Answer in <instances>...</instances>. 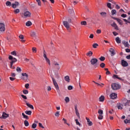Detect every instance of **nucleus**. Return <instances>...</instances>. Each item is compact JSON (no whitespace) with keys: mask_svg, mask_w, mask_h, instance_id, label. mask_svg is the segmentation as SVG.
Returning <instances> with one entry per match:
<instances>
[{"mask_svg":"<svg viewBox=\"0 0 130 130\" xmlns=\"http://www.w3.org/2000/svg\"><path fill=\"white\" fill-rule=\"evenodd\" d=\"M70 23H73V18L69 17L67 19V21H63V24L64 27L67 28V30L70 29Z\"/></svg>","mask_w":130,"mask_h":130,"instance_id":"obj_1","label":"nucleus"},{"mask_svg":"<svg viewBox=\"0 0 130 130\" xmlns=\"http://www.w3.org/2000/svg\"><path fill=\"white\" fill-rule=\"evenodd\" d=\"M97 62H98V59L96 58H93L90 60L91 64H92V66H94L95 69H96V68H98Z\"/></svg>","mask_w":130,"mask_h":130,"instance_id":"obj_2","label":"nucleus"},{"mask_svg":"<svg viewBox=\"0 0 130 130\" xmlns=\"http://www.w3.org/2000/svg\"><path fill=\"white\" fill-rule=\"evenodd\" d=\"M52 80L54 86L56 90H57V92H59V87H58V84H57L56 80H55V79L53 77H52Z\"/></svg>","mask_w":130,"mask_h":130,"instance_id":"obj_3","label":"nucleus"},{"mask_svg":"<svg viewBox=\"0 0 130 130\" xmlns=\"http://www.w3.org/2000/svg\"><path fill=\"white\" fill-rule=\"evenodd\" d=\"M111 87L113 90H118V89H120V85L117 83L112 84Z\"/></svg>","mask_w":130,"mask_h":130,"instance_id":"obj_4","label":"nucleus"},{"mask_svg":"<svg viewBox=\"0 0 130 130\" xmlns=\"http://www.w3.org/2000/svg\"><path fill=\"white\" fill-rule=\"evenodd\" d=\"M20 15L21 17L24 16V18H29V17H31V13L29 11H26L24 13H21Z\"/></svg>","mask_w":130,"mask_h":130,"instance_id":"obj_5","label":"nucleus"},{"mask_svg":"<svg viewBox=\"0 0 130 130\" xmlns=\"http://www.w3.org/2000/svg\"><path fill=\"white\" fill-rule=\"evenodd\" d=\"M6 31V27H5V24L0 23V31L4 32Z\"/></svg>","mask_w":130,"mask_h":130,"instance_id":"obj_6","label":"nucleus"},{"mask_svg":"<svg viewBox=\"0 0 130 130\" xmlns=\"http://www.w3.org/2000/svg\"><path fill=\"white\" fill-rule=\"evenodd\" d=\"M112 18L114 20H117L118 23H119V25H121L122 26V25L123 24V22L122 21V20H121V19H120L119 18H117L114 17H112Z\"/></svg>","mask_w":130,"mask_h":130,"instance_id":"obj_7","label":"nucleus"},{"mask_svg":"<svg viewBox=\"0 0 130 130\" xmlns=\"http://www.w3.org/2000/svg\"><path fill=\"white\" fill-rule=\"evenodd\" d=\"M11 6L13 9H16L17 7H19L20 6V3L18 2H15V3L12 4Z\"/></svg>","mask_w":130,"mask_h":130,"instance_id":"obj_8","label":"nucleus"},{"mask_svg":"<svg viewBox=\"0 0 130 130\" xmlns=\"http://www.w3.org/2000/svg\"><path fill=\"white\" fill-rule=\"evenodd\" d=\"M22 77H22V79L24 81H26L28 80V74L26 73H22Z\"/></svg>","mask_w":130,"mask_h":130,"instance_id":"obj_9","label":"nucleus"},{"mask_svg":"<svg viewBox=\"0 0 130 130\" xmlns=\"http://www.w3.org/2000/svg\"><path fill=\"white\" fill-rule=\"evenodd\" d=\"M110 98L111 99H116L117 98V94L115 93H112L110 95Z\"/></svg>","mask_w":130,"mask_h":130,"instance_id":"obj_10","label":"nucleus"},{"mask_svg":"<svg viewBox=\"0 0 130 130\" xmlns=\"http://www.w3.org/2000/svg\"><path fill=\"white\" fill-rule=\"evenodd\" d=\"M109 52L111 53V56H114V55L116 54L115 51L113 49V48H110Z\"/></svg>","mask_w":130,"mask_h":130,"instance_id":"obj_11","label":"nucleus"},{"mask_svg":"<svg viewBox=\"0 0 130 130\" xmlns=\"http://www.w3.org/2000/svg\"><path fill=\"white\" fill-rule=\"evenodd\" d=\"M129 103V100H126V99H124L123 100V104H124V106H126V105H128Z\"/></svg>","mask_w":130,"mask_h":130,"instance_id":"obj_12","label":"nucleus"},{"mask_svg":"<svg viewBox=\"0 0 130 130\" xmlns=\"http://www.w3.org/2000/svg\"><path fill=\"white\" fill-rule=\"evenodd\" d=\"M9 117V114L3 112L2 116L0 117V118H4V119H6V118H8Z\"/></svg>","mask_w":130,"mask_h":130,"instance_id":"obj_13","label":"nucleus"},{"mask_svg":"<svg viewBox=\"0 0 130 130\" xmlns=\"http://www.w3.org/2000/svg\"><path fill=\"white\" fill-rule=\"evenodd\" d=\"M121 64L122 67H127V66H128V63H127V62H126V61L124 60H122Z\"/></svg>","mask_w":130,"mask_h":130,"instance_id":"obj_14","label":"nucleus"},{"mask_svg":"<svg viewBox=\"0 0 130 130\" xmlns=\"http://www.w3.org/2000/svg\"><path fill=\"white\" fill-rule=\"evenodd\" d=\"M86 119L87 121V124L88 125H89V126H91V125H93V123H92V121H90V119H89L88 118H86Z\"/></svg>","mask_w":130,"mask_h":130,"instance_id":"obj_15","label":"nucleus"},{"mask_svg":"<svg viewBox=\"0 0 130 130\" xmlns=\"http://www.w3.org/2000/svg\"><path fill=\"white\" fill-rule=\"evenodd\" d=\"M122 44L124 45V46L125 47H129V44H128V42H126L125 41H124L122 42Z\"/></svg>","mask_w":130,"mask_h":130,"instance_id":"obj_16","label":"nucleus"},{"mask_svg":"<svg viewBox=\"0 0 130 130\" xmlns=\"http://www.w3.org/2000/svg\"><path fill=\"white\" fill-rule=\"evenodd\" d=\"M113 79H118V80H122V78L120 77H118V76L115 74H114V75L113 76Z\"/></svg>","mask_w":130,"mask_h":130,"instance_id":"obj_17","label":"nucleus"},{"mask_svg":"<svg viewBox=\"0 0 130 130\" xmlns=\"http://www.w3.org/2000/svg\"><path fill=\"white\" fill-rule=\"evenodd\" d=\"M54 65L55 66V68H56V69L57 70H59V69H60V67H59V64H58L57 62H55Z\"/></svg>","mask_w":130,"mask_h":130,"instance_id":"obj_18","label":"nucleus"},{"mask_svg":"<svg viewBox=\"0 0 130 130\" xmlns=\"http://www.w3.org/2000/svg\"><path fill=\"white\" fill-rule=\"evenodd\" d=\"M105 99V97H104V96H101L100 98H99V101L100 102H103V101H104Z\"/></svg>","mask_w":130,"mask_h":130,"instance_id":"obj_19","label":"nucleus"},{"mask_svg":"<svg viewBox=\"0 0 130 130\" xmlns=\"http://www.w3.org/2000/svg\"><path fill=\"white\" fill-rule=\"evenodd\" d=\"M26 105H27V106H28V107L31 108V109H34V107H33V105L29 104V103H26Z\"/></svg>","mask_w":130,"mask_h":130,"instance_id":"obj_20","label":"nucleus"},{"mask_svg":"<svg viewBox=\"0 0 130 130\" xmlns=\"http://www.w3.org/2000/svg\"><path fill=\"white\" fill-rule=\"evenodd\" d=\"M115 40H116V42H117V43H118V44H119L121 42V40L119 39V37H118L116 38Z\"/></svg>","mask_w":130,"mask_h":130,"instance_id":"obj_21","label":"nucleus"},{"mask_svg":"<svg viewBox=\"0 0 130 130\" xmlns=\"http://www.w3.org/2000/svg\"><path fill=\"white\" fill-rule=\"evenodd\" d=\"M64 80L66 82H68V83H70V77L69 76H65Z\"/></svg>","mask_w":130,"mask_h":130,"instance_id":"obj_22","label":"nucleus"},{"mask_svg":"<svg viewBox=\"0 0 130 130\" xmlns=\"http://www.w3.org/2000/svg\"><path fill=\"white\" fill-rule=\"evenodd\" d=\"M68 12L70 13V14H75V12H74V9L73 8L69 9L68 10Z\"/></svg>","mask_w":130,"mask_h":130,"instance_id":"obj_23","label":"nucleus"},{"mask_svg":"<svg viewBox=\"0 0 130 130\" xmlns=\"http://www.w3.org/2000/svg\"><path fill=\"white\" fill-rule=\"evenodd\" d=\"M25 114H27V115H31V114H32V111H25Z\"/></svg>","mask_w":130,"mask_h":130,"instance_id":"obj_24","label":"nucleus"},{"mask_svg":"<svg viewBox=\"0 0 130 130\" xmlns=\"http://www.w3.org/2000/svg\"><path fill=\"white\" fill-rule=\"evenodd\" d=\"M24 124L25 126H29V122L27 120H24Z\"/></svg>","mask_w":130,"mask_h":130,"instance_id":"obj_25","label":"nucleus"},{"mask_svg":"<svg viewBox=\"0 0 130 130\" xmlns=\"http://www.w3.org/2000/svg\"><path fill=\"white\" fill-rule=\"evenodd\" d=\"M30 36H31V37H36V33L34 31H31L30 33Z\"/></svg>","mask_w":130,"mask_h":130,"instance_id":"obj_26","label":"nucleus"},{"mask_svg":"<svg viewBox=\"0 0 130 130\" xmlns=\"http://www.w3.org/2000/svg\"><path fill=\"white\" fill-rule=\"evenodd\" d=\"M31 25H32V22H31V21H28L26 23V26H27V27H29V26H31Z\"/></svg>","mask_w":130,"mask_h":130,"instance_id":"obj_27","label":"nucleus"},{"mask_svg":"<svg viewBox=\"0 0 130 130\" xmlns=\"http://www.w3.org/2000/svg\"><path fill=\"white\" fill-rule=\"evenodd\" d=\"M6 5L7 7H11V6H12V3L10 1H7L6 3Z\"/></svg>","mask_w":130,"mask_h":130,"instance_id":"obj_28","label":"nucleus"},{"mask_svg":"<svg viewBox=\"0 0 130 130\" xmlns=\"http://www.w3.org/2000/svg\"><path fill=\"white\" fill-rule=\"evenodd\" d=\"M22 116H23V118H25V119H29V117L28 116L25 115L24 113H22Z\"/></svg>","mask_w":130,"mask_h":130,"instance_id":"obj_29","label":"nucleus"},{"mask_svg":"<svg viewBox=\"0 0 130 130\" xmlns=\"http://www.w3.org/2000/svg\"><path fill=\"white\" fill-rule=\"evenodd\" d=\"M64 101L66 103H69L70 102V98L67 96L65 98Z\"/></svg>","mask_w":130,"mask_h":130,"instance_id":"obj_30","label":"nucleus"},{"mask_svg":"<svg viewBox=\"0 0 130 130\" xmlns=\"http://www.w3.org/2000/svg\"><path fill=\"white\" fill-rule=\"evenodd\" d=\"M16 61H18V60L16 58H14L10 62L11 63H14V62H16Z\"/></svg>","mask_w":130,"mask_h":130,"instance_id":"obj_31","label":"nucleus"},{"mask_svg":"<svg viewBox=\"0 0 130 130\" xmlns=\"http://www.w3.org/2000/svg\"><path fill=\"white\" fill-rule=\"evenodd\" d=\"M32 51L34 53H36L37 52V49H36V47H32Z\"/></svg>","mask_w":130,"mask_h":130,"instance_id":"obj_32","label":"nucleus"},{"mask_svg":"<svg viewBox=\"0 0 130 130\" xmlns=\"http://www.w3.org/2000/svg\"><path fill=\"white\" fill-rule=\"evenodd\" d=\"M98 46H99V45H98L97 43H94L92 45L93 48H97Z\"/></svg>","mask_w":130,"mask_h":130,"instance_id":"obj_33","label":"nucleus"},{"mask_svg":"<svg viewBox=\"0 0 130 130\" xmlns=\"http://www.w3.org/2000/svg\"><path fill=\"white\" fill-rule=\"evenodd\" d=\"M43 56L45 59L47 58V56H46V52L45 51V50H43Z\"/></svg>","mask_w":130,"mask_h":130,"instance_id":"obj_34","label":"nucleus"},{"mask_svg":"<svg viewBox=\"0 0 130 130\" xmlns=\"http://www.w3.org/2000/svg\"><path fill=\"white\" fill-rule=\"evenodd\" d=\"M92 54L93 52H92V51H89V52L86 53V55H87V56H91V55H92Z\"/></svg>","mask_w":130,"mask_h":130,"instance_id":"obj_35","label":"nucleus"},{"mask_svg":"<svg viewBox=\"0 0 130 130\" xmlns=\"http://www.w3.org/2000/svg\"><path fill=\"white\" fill-rule=\"evenodd\" d=\"M14 13L15 14H19V13H20V9H17L14 10Z\"/></svg>","mask_w":130,"mask_h":130,"instance_id":"obj_36","label":"nucleus"},{"mask_svg":"<svg viewBox=\"0 0 130 130\" xmlns=\"http://www.w3.org/2000/svg\"><path fill=\"white\" fill-rule=\"evenodd\" d=\"M98 113L100 114V115H103V110L100 109L98 111Z\"/></svg>","mask_w":130,"mask_h":130,"instance_id":"obj_37","label":"nucleus"},{"mask_svg":"<svg viewBox=\"0 0 130 130\" xmlns=\"http://www.w3.org/2000/svg\"><path fill=\"white\" fill-rule=\"evenodd\" d=\"M16 71L18 73H21V72H22V69L20 67H17Z\"/></svg>","mask_w":130,"mask_h":130,"instance_id":"obj_38","label":"nucleus"},{"mask_svg":"<svg viewBox=\"0 0 130 130\" xmlns=\"http://www.w3.org/2000/svg\"><path fill=\"white\" fill-rule=\"evenodd\" d=\"M111 13H112V15L114 16V15H115V14H116V10H112L111 11Z\"/></svg>","mask_w":130,"mask_h":130,"instance_id":"obj_39","label":"nucleus"},{"mask_svg":"<svg viewBox=\"0 0 130 130\" xmlns=\"http://www.w3.org/2000/svg\"><path fill=\"white\" fill-rule=\"evenodd\" d=\"M23 94H25V95H27L29 93V91H28V90L25 89L23 90Z\"/></svg>","mask_w":130,"mask_h":130,"instance_id":"obj_40","label":"nucleus"},{"mask_svg":"<svg viewBox=\"0 0 130 130\" xmlns=\"http://www.w3.org/2000/svg\"><path fill=\"white\" fill-rule=\"evenodd\" d=\"M100 67H101V68H102V69H104V68H105V63H101L100 65Z\"/></svg>","mask_w":130,"mask_h":130,"instance_id":"obj_41","label":"nucleus"},{"mask_svg":"<svg viewBox=\"0 0 130 130\" xmlns=\"http://www.w3.org/2000/svg\"><path fill=\"white\" fill-rule=\"evenodd\" d=\"M75 121H76V124H77V125H79V126H81V124L80 123V122L79 121V120H78V119H76L75 120Z\"/></svg>","mask_w":130,"mask_h":130,"instance_id":"obj_42","label":"nucleus"},{"mask_svg":"<svg viewBox=\"0 0 130 130\" xmlns=\"http://www.w3.org/2000/svg\"><path fill=\"white\" fill-rule=\"evenodd\" d=\"M100 60H101V61H104V60H105V57L101 56L100 58Z\"/></svg>","mask_w":130,"mask_h":130,"instance_id":"obj_43","label":"nucleus"},{"mask_svg":"<svg viewBox=\"0 0 130 130\" xmlns=\"http://www.w3.org/2000/svg\"><path fill=\"white\" fill-rule=\"evenodd\" d=\"M100 14L103 16V17H106V12H101Z\"/></svg>","mask_w":130,"mask_h":130,"instance_id":"obj_44","label":"nucleus"},{"mask_svg":"<svg viewBox=\"0 0 130 130\" xmlns=\"http://www.w3.org/2000/svg\"><path fill=\"white\" fill-rule=\"evenodd\" d=\"M107 7L108 8H109V9H110L111 10V9H112L111 8V4H110V3H107Z\"/></svg>","mask_w":130,"mask_h":130,"instance_id":"obj_45","label":"nucleus"},{"mask_svg":"<svg viewBox=\"0 0 130 130\" xmlns=\"http://www.w3.org/2000/svg\"><path fill=\"white\" fill-rule=\"evenodd\" d=\"M45 60L47 62H48V64H49V66H50V60H49V59H48V58H46L45 59Z\"/></svg>","mask_w":130,"mask_h":130,"instance_id":"obj_46","label":"nucleus"},{"mask_svg":"<svg viewBox=\"0 0 130 130\" xmlns=\"http://www.w3.org/2000/svg\"><path fill=\"white\" fill-rule=\"evenodd\" d=\"M36 126H37V124L36 123H33L31 127L32 128H36Z\"/></svg>","mask_w":130,"mask_h":130,"instance_id":"obj_47","label":"nucleus"},{"mask_svg":"<svg viewBox=\"0 0 130 130\" xmlns=\"http://www.w3.org/2000/svg\"><path fill=\"white\" fill-rule=\"evenodd\" d=\"M81 25H87V22L86 21H82L81 22Z\"/></svg>","mask_w":130,"mask_h":130,"instance_id":"obj_48","label":"nucleus"},{"mask_svg":"<svg viewBox=\"0 0 130 130\" xmlns=\"http://www.w3.org/2000/svg\"><path fill=\"white\" fill-rule=\"evenodd\" d=\"M13 63L10 62V68L12 69V70H15V67L13 66Z\"/></svg>","mask_w":130,"mask_h":130,"instance_id":"obj_49","label":"nucleus"},{"mask_svg":"<svg viewBox=\"0 0 130 130\" xmlns=\"http://www.w3.org/2000/svg\"><path fill=\"white\" fill-rule=\"evenodd\" d=\"M29 86H30L29 83H26L25 85V87L26 88V89H29Z\"/></svg>","mask_w":130,"mask_h":130,"instance_id":"obj_50","label":"nucleus"},{"mask_svg":"<svg viewBox=\"0 0 130 130\" xmlns=\"http://www.w3.org/2000/svg\"><path fill=\"white\" fill-rule=\"evenodd\" d=\"M37 3H38V6H41V2L40 0H36Z\"/></svg>","mask_w":130,"mask_h":130,"instance_id":"obj_51","label":"nucleus"},{"mask_svg":"<svg viewBox=\"0 0 130 130\" xmlns=\"http://www.w3.org/2000/svg\"><path fill=\"white\" fill-rule=\"evenodd\" d=\"M55 116L58 117L59 116V111H57L55 113Z\"/></svg>","mask_w":130,"mask_h":130,"instance_id":"obj_52","label":"nucleus"},{"mask_svg":"<svg viewBox=\"0 0 130 130\" xmlns=\"http://www.w3.org/2000/svg\"><path fill=\"white\" fill-rule=\"evenodd\" d=\"M98 118H99V119H103V115H99Z\"/></svg>","mask_w":130,"mask_h":130,"instance_id":"obj_53","label":"nucleus"},{"mask_svg":"<svg viewBox=\"0 0 130 130\" xmlns=\"http://www.w3.org/2000/svg\"><path fill=\"white\" fill-rule=\"evenodd\" d=\"M11 54H12V55H15V56H16V55H17V53L16 52V51H13V52H11Z\"/></svg>","mask_w":130,"mask_h":130,"instance_id":"obj_54","label":"nucleus"},{"mask_svg":"<svg viewBox=\"0 0 130 130\" xmlns=\"http://www.w3.org/2000/svg\"><path fill=\"white\" fill-rule=\"evenodd\" d=\"M76 114L77 115L78 118H80V113H79V111L76 112Z\"/></svg>","mask_w":130,"mask_h":130,"instance_id":"obj_55","label":"nucleus"},{"mask_svg":"<svg viewBox=\"0 0 130 130\" xmlns=\"http://www.w3.org/2000/svg\"><path fill=\"white\" fill-rule=\"evenodd\" d=\"M122 107H123V105H119L118 106V109H122Z\"/></svg>","mask_w":130,"mask_h":130,"instance_id":"obj_56","label":"nucleus"},{"mask_svg":"<svg viewBox=\"0 0 130 130\" xmlns=\"http://www.w3.org/2000/svg\"><path fill=\"white\" fill-rule=\"evenodd\" d=\"M39 126L40 127H42V128H44V126H43V125H42V123H39Z\"/></svg>","mask_w":130,"mask_h":130,"instance_id":"obj_57","label":"nucleus"},{"mask_svg":"<svg viewBox=\"0 0 130 130\" xmlns=\"http://www.w3.org/2000/svg\"><path fill=\"white\" fill-rule=\"evenodd\" d=\"M68 90H73V86L70 85V86H69L68 87Z\"/></svg>","mask_w":130,"mask_h":130,"instance_id":"obj_58","label":"nucleus"},{"mask_svg":"<svg viewBox=\"0 0 130 130\" xmlns=\"http://www.w3.org/2000/svg\"><path fill=\"white\" fill-rule=\"evenodd\" d=\"M19 38H20V39L23 40V39H24V36L21 35L19 36Z\"/></svg>","mask_w":130,"mask_h":130,"instance_id":"obj_59","label":"nucleus"},{"mask_svg":"<svg viewBox=\"0 0 130 130\" xmlns=\"http://www.w3.org/2000/svg\"><path fill=\"white\" fill-rule=\"evenodd\" d=\"M21 97H22L23 98V99L27 100V96H26V95H24L23 94H21Z\"/></svg>","mask_w":130,"mask_h":130,"instance_id":"obj_60","label":"nucleus"},{"mask_svg":"<svg viewBox=\"0 0 130 130\" xmlns=\"http://www.w3.org/2000/svg\"><path fill=\"white\" fill-rule=\"evenodd\" d=\"M122 18H126V14H123L121 15Z\"/></svg>","mask_w":130,"mask_h":130,"instance_id":"obj_61","label":"nucleus"},{"mask_svg":"<svg viewBox=\"0 0 130 130\" xmlns=\"http://www.w3.org/2000/svg\"><path fill=\"white\" fill-rule=\"evenodd\" d=\"M14 58L13 57V56L10 55L9 57V59H10V60H12Z\"/></svg>","mask_w":130,"mask_h":130,"instance_id":"obj_62","label":"nucleus"},{"mask_svg":"<svg viewBox=\"0 0 130 130\" xmlns=\"http://www.w3.org/2000/svg\"><path fill=\"white\" fill-rule=\"evenodd\" d=\"M117 25L116 23H115V22H114L113 24H111V26L112 27H115Z\"/></svg>","mask_w":130,"mask_h":130,"instance_id":"obj_63","label":"nucleus"},{"mask_svg":"<svg viewBox=\"0 0 130 130\" xmlns=\"http://www.w3.org/2000/svg\"><path fill=\"white\" fill-rule=\"evenodd\" d=\"M125 51H126V52H130V49H126Z\"/></svg>","mask_w":130,"mask_h":130,"instance_id":"obj_64","label":"nucleus"}]
</instances>
